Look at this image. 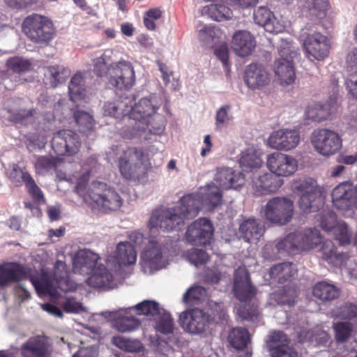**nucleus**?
<instances>
[{"label":"nucleus","mask_w":357,"mask_h":357,"mask_svg":"<svg viewBox=\"0 0 357 357\" xmlns=\"http://www.w3.org/2000/svg\"><path fill=\"white\" fill-rule=\"evenodd\" d=\"M335 240L342 245H348L351 243V233L348 226L344 222L338 223L333 231Z\"/></svg>","instance_id":"4d7b16f0"},{"label":"nucleus","mask_w":357,"mask_h":357,"mask_svg":"<svg viewBox=\"0 0 357 357\" xmlns=\"http://www.w3.org/2000/svg\"><path fill=\"white\" fill-rule=\"evenodd\" d=\"M213 235V227L207 218H199L188 227L185 238L188 242L195 245H206Z\"/></svg>","instance_id":"f8f14e48"},{"label":"nucleus","mask_w":357,"mask_h":357,"mask_svg":"<svg viewBox=\"0 0 357 357\" xmlns=\"http://www.w3.org/2000/svg\"><path fill=\"white\" fill-rule=\"evenodd\" d=\"M44 82L50 87L55 88L63 79L66 70L60 66H50L43 68Z\"/></svg>","instance_id":"58836bf2"},{"label":"nucleus","mask_w":357,"mask_h":357,"mask_svg":"<svg viewBox=\"0 0 357 357\" xmlns=\"http://www.w3.org/2000/svg\"><path fill=\"white\" fill-rule=\"evenodd\" d=\"M303 46L308 55L318 61L324 60L329 54L330 45L327 37L319 32L308 34L304 40Z\"/></svg>","instance_id":"412c9836"},{"label":"nucleus","mask_w":357,"mask_h":357,"mask_svg":"<svg viewBox=\"0 0 357 357\" xmlns=\"http://www.w3.org/2000/svg\"><path fill=\"white\" fill-rule=\"evenodd\" d=\"M203 11L215 21H222L232 17V10L224 4L211 3L203 8Z\"/></svg>","instance_id":"a19ab883"},{"label":"nucleus","mask_w":357,"mask_h":357,"mask_svg":"<svg viewBox=\"0 0 357 357\" xmlns=\"http://www.w3.org/2000/svg\"><path fill=\"white\" fill-rule=\"evenodd\" d=\"M256 46L254 36L248 31H238L232 38L231 47L239 56L244 57L252 53Z\"/></svg>","instance_id":"a878e982"},{"label":"nucleus","mask_w":357,"mask_h":357,"mask_svg":"<svg viewBox=\"0 0 357 357\" xmlns=\"http://www.w3.org/2000/svg\"><path fill=\"white\" fill-rule=\"evenodd\" d=\"M167 240L158 241L151 239L146 244L141 257L144 264L151 269L158 270L163 267V255L168 250Z\"/></svg>","instance_id":"2eb2a0df"},{"label":"nucleus","mask_w":357,"mask_h":357,"mask_svg":"<svg viewBox=\"0 0 357 357\" xmlns=\"http://www.w3.org/2000/svg\"><path fill=\"white\" fill-rule=\"evenodd\" d=\"M266 165L268 169L276 176H289L298 169V162L291 155L275 152L268 155Z\"/></svg>","instance_id":"ddd939ff"},{"label":"nucleus","mask_w":357,"mask_h":357,"mask_svg":"<svg viewBox=\"0 0 357 357\" xmlns=\"http://www.w3.org/2000/svg\"><path fill=\"white\" fill-rule=\"evenodd\" d=\"M155 329L157 331L165 334H170L174 331V321L169 314H163L156 322Z\"/></svg>","instance_id":"13d9d810"},{"label":"nucleus","mask_w":357,"mask_h":357,"mask_svg":"<svg viewBox=\"0 0 357 357\" xmlns=\"http://www.w3.org/2000/svg\"><path fill=\"white\" fill-rule=\"evenodd\" d=\"M340 294L339 288L324 280L317 282L312 288L313 296L322 302L335 300L339 297Z\"/></svg>","instance_id":"473e14b6"},{"label":"nucleus","mask_w":357,"mask_h":357,"mask_svg":"<svg viewBox=\"0 0 357 357\" xmlns=\"http://www.w3.org/2000/svg\"><path fill=\"white\" fill-rule=\"evenodd\" d=\"M298 240V231L291 233L277 243L276 248L279 252H287L288 254L294 255L301 251Z\"/></svg>","instance_id":"37998d69"},{"label":"nucleus","mask_w":357,"mask_h":357,"mask_svg":"<svg viewBox=\"0 0 357 357\" xmlns=\"http://www.w3.org/2000/svg\"><path fill=\"white\" fill-rule=\"evenodd\" d=\"M320 252L324 260L335 266H341L349 258V255L337 250L331 241H325L321 247Z\"/></svg>","instance_id":"c756f323"},{"label":"nucleus","mask_w":357,"mask_h":357,"mask_svg":"<svg viewBox=\"0 0 357 357\" xmlns=\"http://www.w3.org/2000/svg\"><path fill=\"white\" fill-rule=\"evenodd\" d=\"M239 164L243 171L254 174L262 166L263 161L255 150L248 149L241 153Z\"/></svg>","instance_id":"c9c22d12"},{"label":"nucleus","mask_w":357,"mask_h":357,"mask_svg":"<svg viewBox=\"0 0 357 357\" xmlns=\"http://www.w3.org/2000/svg\"><path fill=\"white\" fill-rule=\"evenodd\" d=\"M52 344L44 335L31 337L20 347L22 357H52Z\"/></svg>","instance_id":"4468645a"},{"label":"nucleus","mask_w":357,"mask_h":357,"mask_svg":"<svg viewBox=\"0 0 357 357\" xmlns=\"http://www.w3.org/2000/svg\"><path fill=\"white\" fill-rule=\"evenodd\" d=\"M84 200L90 201L91 207L102 213L116 211L123 204L122 198L114 188L98 181H93L89 186Z\"/></svg>","instance_id":"20e7f679"},{"label":"nucleus","mask_w":357,"mask_h":357,"mask_svg":"<svg viewBox=\"0 0 357 357\" xmlns=\"http://www.w3.org/2000/svg\"><path fill=\"white\" fill-rule=\"evenodd\" d=\"M112 280V274L105 266H98L86 280V282L93 288H107L111 285Z\"/></svg>","instance_id":"f704fd0d"},{"label":"nucleus","mask_w":357,"mask_h":357,"mask_svg":"<svg viewBox=\"0 0 357 357\" xmlns=\"http://www.w3.org/2000/svg\"><path fill=\"white\" fill-rule=\"evenodd\" d=\"M188 257L192 264L197 266L205 264L208 260L209 256L202 249L192 248L188 251Z\"/></svg>","instance_id":"052dcab7"},{"label":"nucleus","mask_w":357,"mask_h":357,"mask_svg":"<svg viewBox=\"0 0 357 357\" xmlns=\"http://www.w3.org/2000/svg\"><path fill=\"white\" fill-rule=\"evenodd\" d=\"M114 257L120 266H126L136 262L137 252L130 242H120L117 244Z\"/></svg>","instance_id":"72a5a7b5"},{"label":"nucleus","mask_w":357,"mask_h":357,"mask_svg":"<svg viewBox=\"0 0 357 357\" xmlns=\"http://www.w3.org/2000/svg\"><path fill=\"white\" fill-rule=\"evenodd\" d=\"M238 314L243 320L257 321L260 317V312L257 304H247L241 305L238 309Z\"/></svg>","instance_id":"3c124183"},{"label":"nucleus","mask_w":357,"mask_h":357,"mask_svg":"<svg viewBox=\"0 0 357 357\" xmlns=\"http://www.w3.org/2000/svg\"><path fill=\"white\" fill-rule=\"evenodd\" d=\"M70 100L76 102L82 100L85 98V88L84 85H73L69 84L68 86Z\"/></svg>","instance_id":"e2e57ef3"},{"label":"nucleus","mask_w":357,"mask_h":357,"mask_svg":"<svg viewBox=\"0 0 357 357\" xmlns=\"http://www.w3.org/2000/svg\"><path fill=\"white\" fill-rule=\"evenodd\" d=\"M22 30L30 41L43 46L49 45L55 36L52 21L48 17L37 13L24 19Z\"/></svg>","instance_id":"39448f33"},{"label":"nucleus","mask_w":357,"mask_h":357,"mask_svg":"<svg viewBox=\"0 0 357 357\" xmlns=\"http://www.w3.org/2000/svg\"><path fill=\"white\" fill-rule=\"evenodd\" d=\"M215 181L218 185L210 184L201 195L196 194L200 197V204L210 208H214L222 204L221 190L237 189L243 185L245 178L241 172H236L231 168H222L217 172Z\"/></svg>","instance_id":"f03ea898"},{"label":"nucleus","mask_w":357,"mask_h":357,"mask_svg":"<svg viewBox=\"0 0 357 357\" xmlns=\"http://www.w3.org/2000/svg\"><path fill=\"white\" fill-rule=\"evenodd\" d=\"M294 202L289 198L275 197L269 199L264 208V219L274 225H284L291 220Z\"/></svg>","instance_id":"6e6552de"},{"label":"nucleus","mask_w":357,"mask_h":357,"mask_svg":"<svg viewBox=\"0 0 357 357\" xmlns=\"http://www.w3.org/2000/svg\"><path fill=\"white\" fill-rule=\"evenodd\" d=\"M238 231L241 237L248 243H257L265 232V227L254 218L243 220L239 225Z\"/></svg>","instance_id":"b1692460"},{"label":"nucleus","mask_w":357,"mask_h":357,"mask_svg":"<svg viewBox=\"0 0 357 357\" xmlns=\"http://www.w3.org/2000/svg\"><path fill=\"white\" fill-rule=\"evenodd\" d=\"M297 274L296 265L292 262H282L273 266L269 271L271 279L279 283L291 280Z\"/></svg>","instance_id":"2f4dec72"},{"label":"nucleus","mask_w":357,"mask_h":357,"mask_svg":"<svg viewBox=\"0 0 357 357\" xmlns=\"http://www.w3.org/2000/svg\"><path fill=\"white\" fill-rule=\"evenodd\" d=\"M234 292L241 302L250 301L256 294V289L252 285L249 273L243 269L236 271L234 275Z\"/></svg>","instance_id":"4be33fe9"},{"label":"nucleus","mask_w":357,"mask_h":357,"mask_svg":"<svg viewBox=\"0 0 357 357\" xmlns=\"http://www.w3.org/2000/svg\"><path fill=\"white\" fill-rule=\"evenodd\" d=\"M29 267L18 262H5L0 264V287L27 280Z\"/></svg>","instance_id":"aec40b11"},{"label":"nucleus","mask_w":357,"mask_h":357,"mask_svg":"<svg viewBox=\"0 0 357 357\" xmlns=\"http://www.w3.org/2000/svg\"><path fill=\"white\" fill-rule=\"evenodd\" d=\"M299 142V132L289 129L276 130L272 132L268 139V144L271 148L286 151L295 149Z\"/></svg>","instance_id":"6ab92c4d"},{"label":"nucleus","mask_w":357,"mask_h":357,"mask_svg":"<svg viewBox=\"0 0 357 357\" xmlns=\"http://www.w3.org/2000/svg\"><path fill=\"white\" fill-rule=\"evenodd\" d=\"M162 102V97L157 94H151L148 97L143 98L135 106L130 105V114L128 119H132L138 121H145L156 112Z\"/></svg>","instance_id":"dca6fc26"},{"label":"nucleus","mask_w":357,"mask_h":357,"mask_svg":"<svg viewBox=\"0 0 357 357\" xmlns=\"http://www.w3.org/2000/svg\"><path fill=\"white\" fill-rule=\"evenodd\" d=\"M109 83L119 90H129L135 84L134 68L128 61H119L109 66Z\"/></svg>","instance_id":"1a4fd4ad"},{"label":"nucleus","mask_w":357,"mask_h":357,"mask_svg":"<svg viewBox=\"0 0 357 357\" xmlns=\"http://www.w3.org/2000/svg\"><path fill=\"white\" fill-rule=\"evenodd\" d=\"M6 66L9 71L22 75L31 71L33 69V63L22 56H13L6 61Z\"/></svg>","instance_id":"ea45409f"},{"label":"nucleus","mask_w":357,"mask_h":357,"mask_svg":"<svg viewBox=\"0 0 357 357\" xmlns=\"http://www.w3.org/2000/svg\"><path fill=\"white\" fill-rule=\"evenodd\" d=\"M144 157V151L139 149L128 148L124 151L118 160L119 169L123 178L135 182L144 181L149 170Z\"/></svg>","instance_id":"423d86ee"},{"label":"nucleus","mask_w":357,"mask_h":357,"mask_svg":"<svg viewBox=\"0 0 357 357\" xmlns=\"http://www.w3.org/2000/svg\"><path fill=\"white\" fill-rule=\"evenodd\" d=\"M278 52L280 58L289 59L290 60H293L297 55V52L293 49L291 43L286 40H282L278 47Z\"/></svg>","instance_id":"680f3d73"},{"label":"nucleus","mask_w":357,"mask_h":357,"mask_svg":"<svg viewBox=\"0 0 357 357\" xmlns=\"http://www.w3.org/2000/svg\"><path fill=\"white\" fill-rule=\"evenodd\" d=\"M337 215L333 211L324 210L320 216V225L325 231H334L337 227Z\"/></svg>","instance_id":"864d4df0"},{"label":"nucleus","mask_w":357,"mask_h":357,"mask_svg":"<svg viewBox=\"0 0 357 357\" xmlns=\"http://www.w3.org/2000/svg\"><path fill=\"white\" fill-rule=\"evenodd\" d=\"M274 71L281 84L289 85L296 77L293 60L280 58L275 61Z\"/></svg>","instance_id":"c85d7f7f"},{"label":"nucleus","mask_w":357,"mask_h":357,"mask_svg":"<svg viewBox=\"0 0 357 357\" xmlns=\"http://www.w3.org/2000/svg\"><path fill=\"white\" fill-rule=\"evenodd\" d=\"M132 308L135 309L139 315L154 316L160 312L158 303L149 300L143 301Z\"/></svg>","instance_id":"603ef678"},{"label":"nucleus","mask_w":357,"mask_h":357,"mask_svg":"<svg viewBox=\"0 0 357 357\" xmlns=\"http://www.w3.org/2000/svg\"><path fill=\"white\" fill-rule=\"evenodd\" d=\"M112 343L121 350L137 353L144 349L142 343L137 340H131L122 336H114L112 338Z\"/></svg>","instance_id":"a18cd8bd"},{"label":"nucleus","mask_w":357,"mask_h":357,"mask_svg":"<svg viewBox=\"0 0 357 357\" xmlns=\"http://www.w3.org/2000/svg\"><path fill=\"white\" fill-rule=\"evenodd\" d=\"M74 119L80 132L88 135L94 130L95 121L92 115L82 110H75Z\"/></svg>","instance_id":"79ce46f5"},{"label":"nucleus","mask_w":357,"mask_h":357,"mask_svg":"<svg viewBox=\"0 0 357 357\" xmlns=\"http://www.w3.org/2000/svg\"><path fill=\"white\" fill-rule=\"evenodd\" d=\"M98 259V255L91 250H80L73 259V272L80 275H89L93 271Z\"/></svg>","instance_id":"5701e85b"},{"label":"nucleus","mask_w":357,"mask_h":357,"mask_svg":"<svg viewBox=\"0 0 357 357\" xmlns=\"http://www.w3.org/2000/svg\"><path fill=\"white\" fill-rule=\"evenodd\" d=\"M315 150L323 155L336 153L342 147V139L335 131L321 128L315 130L311 138Z\"/></svg>","instance_id":"9b49d317"},{"label":"nucleus","mask_w":357,"mask_h":357,"mask_svg":"<svg viewBox=\"0 0 357 357\" xmlns=\"http://www.w3.org/2000/svg\"><path fill=\"white\" fill-rule=\"evenodd\" d=\"M275 301L280 305H287L292 307L295 303V296L294 291L289 289L287 290L285 288L275 292L273 295Z\"/></svg>","instance_id":"5fc2aeb1"},{"label":"nucleus","mask_w":357,"mask_h":357,"mask_svg":"<svg viewBox=\"0 0 357 357\" xmlns=\"http://www.w3.org/2000/svg\"><path fill=\"white\" fill-rule=\"evenodd\" d=\"M293 190L300 195L298 206L305 213L319 211L324 202L317 181L312 178H303L294 181Z\"/></svg>","instance_id":"0eeeda50"},{"label":"nucleus","mask_w":357,"mask_h":357,"mask_svg":"<svg viewBox=\"0 0 357 357\" xmlns=\"http://www.w3.org/2000/svg\"><path fill=\"white\" fill-rule=\"evenodd\" d=\"M272 342L281 343L271 349V357H298L296 351L291 350L289 347V340L287 335L282 331L273 333L271 337Z\"/></svg>","instance_id":"7c9ffc66"},{"label":"nucleus","mask_w":357,"mask_h":357,"mask_svg":"<svg viewBox=\"0 0 357 357\" xmlns=\"http://www.w3.org/2000/svg\"><path fill=\"white\" fill-rule=\"evenodd\" d=\"M109 67H107L104 57L100 56L93 60V72L98 77L108 75Z\"/></svg>","instance_id":"0e129e2a"},{"label":"nucleus","mask_w":357,"mask_h":357,"mask_svg":"<svg viewBox=\"0 0 357 357\" xmlns=\"http://www.w3.org/2000/svg\"><path fill=\"white\" fill-rule=\"evenodd\" d=\"M206 295V290L201 286L190 288L183 296V301L190 305H198Z\"/></svg>","instance_id":"8fccbe9b"},{"label":"nucleus","mask_w":357,"mask_h":357,"mask_svg":"<svg viewBox=\"0 0 357 357\" xmlns=\"http://www.w3.org/2000/svg\"><path fill=\"white\" fill-rule=\"evenodd\" d=\"M254 20L266 31L271 33H278L284 29V26L276 21L273 13L266 7L261 6L255 10Z\"/></svg>","instance_id":"bb28decb"},{"label":"nucleus","mask_w":357,"mask_h":357,"mask_svg":"<svg viewBox=\"0 0 357 357\" xmlns=\"http://www.w3.org/2000/svg\"><path fill=\"white\" fill-rule=\"evenodd\" d=\"M58 162V158L52 155L38 156L34 164L35 172L38 174H46L56 168Z\"/></svg>","instance_id":"49530a36"},{"label":"nucleus","mask_w":357,"mask_h":357,"mask_svg":"<svg viewBox=\"0 0 357 357\" xmlns=\"http://www.w3.org/2000/svg\"><path fill=\"white\" fill-rule=\"evenodd\" d=\"M210 314L212 324H218L226 319V310L223 303H215L208 312Z\"/></svg>","instance_id":"bf43d9fd"},{"label":"nucleus","mask_w":357,"mask_h":357,"mask_svg":"<svg viewBox=\"0 0 357 357\" xmlns=\"http://www.w3.org/2000/svg\"><path fill=\"white\" fill-rule=\"evenodd\" d=\"M10 121L15 123L25 124L28 120L36 113L34 108L29 109H20L17 110H8Z\"/></svg>","instance_id":"6e6d98bb"},{"label":"nucleus","mask_w":357,"mask_h":357,"mask_svg":"<svg viewBox=\"0 0 357 357\" xmlns=\"http://www.w3.org/2000/svg\"><path fill=\"white\" fill-rule=\"evenodd\" d=\"M301 251L314 248L321 243L320 231L317 229L307 228L302 231H298Z\"/></svg>","instance_id":"e433bc0d"},{"label":"nucleus","mask_w":357,"mask_h":357,"mask_svg":"<svg viewBox=\"0 0 357 357\" xmlns=\"http://www.w3.org/2000/svg\"><path fill=\"white\" fill-rule=\"evenodd\" d=\"M182 321L185 330L192 334L206 333L213 325L209 313L197 308L192 309L188 314H185Z\"/></svg>","instance_id":"f3484780"},{"label":"nucleus","mask_w":357,"mask_h":357,"mask_svg":"<svg viewBox=\"0 0 357 357\" xmlns=\"http://www.w3.org/2000/svg\"><path fill=\"white\" fill-rule=\"evenodd\" d=\"M245 82L251 89H259L267 85L270 81L268 74L261 64L251 63L245 70Z\"/></svg>","instance_id":"393cba45"},{"label":"nucleus","mask_w":357,"mask_h":357,"mask_svg":"<svg viewBox=\"0 0 357 357\" xmlns=\"http://www.w3.org/2000/svg\"><path fill=\"white\" fill-rule=\"evenodd\" d=\"M229 344L237 350H242L247 347L250 342L248 331L244 328H233L229 334Z\"/></svg>","instance_id":"4c0bfd02"},{"label":"nucleus","mask_w":357,"mask_h":357,"mask_svg":"<svg viewBox=\"0 0 357 357\" xmlns=\"http://www.w3.org/2000/svg\"><path fill=\"white\" fill-rule=\"evenodd\" d=\"M128 102H131V100L128 97L107 101L103 105V113L105 116H113L116 119L128 118L130 109Z\"/></svg>","instance_id":"cd10ccee"},{"label":"nucleus","mask_w":357,"mask_h":357,"mask_svg":"<svg viewBox=\"0 0 357 357\" xmlns=\"http://www.w3.org/2000/svg\"><path fill=\"white\" fill-rule=\"evenodd\" d=\"M81 145L79 136L71 130L57 131L51 141L52 149L59 155L73 156L79 152Z\"/></svg>","instance_id":"9d476101"},{"label":"nucleus","mask_w":357,"mask_h":357,"mask_svg":"<svg viewBox=\"0 0 357 357\" xmlns=\"http://www.w3.org/2000/svg\"><path fill=\"white\" fill-rule=\"evenodd\" d=\"M199 198V195L189 194L181 198L178 206L155 209L149 219V227L167 232L180 229L185 220L192 219L198 214L202 206Z\"/></svg>","instance_id":"f257e3e1"},{"label":"nucleus","mask_w":357,"mask_h":357,"mask_svg":"<svg viewBox=\"0 0 357 357\" xmlns=\"http://www.w3.org/2000/svg\"><path fill=\"white\" fill-rule=\"evenodd\" d=\"M346 86L353 98L357 99V71L348 75L346 80Z\"/></svg>","instance_id":"338daca9"},{"label":"nucleus","mask_w":357,"mask_h":357,"mask_svg":"<svg viewBox=\"0 0 357 357\" xmlns=\"http://www.w3.org/2000/svg\"><path fill=\"white\" fill-rule=\"evenodd\" d=\"M283 180L271 172L262 174L255 172L252 178V190L255 196L274 193L283 185Z\"/></svg>","instance_id":"a211bd4d"},{"label":"nucleus","mask_w":357,"mask_h":357,"mask_svg":"<svg viewBox=\"0 0 357 357\" xmlns=\"http://www.w3.org/2000/svg\"><path fill=\"white\" fill-rule=\"evenodd\" d=\"M220 30L215 26H205L200 30V36L207 43L215 42Z\"/></svg>","instance_id":"69168bd1"},{"label":"nucleus","mask_w":357,"mask_h":357,"mask_svg":"<svg viewBox=\"0 0 357 357\" xmlns=\"http://www.w3.org/2000/svg\"><path fill=\"white\" fill-rule=\"evenodd\" d=\"M334 316L343 320L357 319V303L346 302L334 310Z\"/></svg>","instance_id":"09e8293b"},{"label":"nucleus","mask_w":357,"mask_h":357,"mask_svg":"<svg viewBox=\"0 0 357 357\" xmlns=\"http://www.w3.org/2000/svg\"><path fill=\"white\" fill-rule=\"evenodd\" d=\"M334 338L337 343L346 342L351 337L354 329L349 321H337L333 325Z\"/></svg>","instance_id":"de8ad7c7"},{"label":"nucleus","mask_w":357,"mask_h":357,"mask_svg":"<svg viewBox=\"0 0 357 357\" xmlns=\"http://www.w3.org/2000/svg\"><path fill=\"white\" fill-rule=\"evenodd\" d=\"M62 307L66 312L77 313L82 310V303L68 298L63 304Z\"/></svg>","instance_id":"774afa93"},{"label":"nucleus","mask_w":357,"mask_h":357,"mask_svg":"<svg viewBox=\"0 0 357 357\" xmlns=\"http://www.w3.org/2000/svg\"><path fill=\"white\" fill-rule=\"evenodd\" d=\"M139 320L133 316H121L113 322L114 328L121 333L132 332L139 328Z\"/></svg>","instance_id":"c03bdc74"},{"label":"nucleus","mask_w":357,"mask_h":357,"mask_svg":"<svg viewBox=\"0 0 357 357\" xmlns=\"http://www.w3.org/2000/svg\"><path fill=\"white\" fill-rule=\"evenodd\" d=\"M27 279L30 280L39 295H53L57 289L64 292L69 291L73 289V285L68 278L66 264L61 261L56 262L53 278L46 272L36 277L33 275L31 268H29Z\"/></svg>","instance_id":"7ed1b4c3"}]
</instances>
